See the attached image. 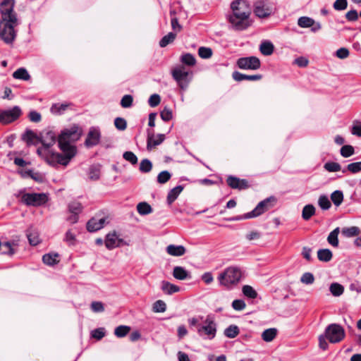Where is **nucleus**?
<instances>
[{"instance_id": "1", "label": "nucleus", "mask_w": 361, "mask_h": 361, "mask_svg": "<svg viewBox=\"0 0 361 361\" xmlns=\"http://www.w3.org/2000/svg\"><path fill=\"white\" fill-rule=\"evenodd\" d=\"M82 134V129L78 124H73L69 128H66L61 132L58 137V143L63 155H56L61 158L63 166H67L71 159L76 154V147L71 145L80 140Z\"/></svg>"}, {"instance_id": "2", "label": "nucleus", "mask_w": 361, "mask_h": 361, "mask_svg": "<svg viewBox=\"0 0 361 361\" xmlns=\"http://www.w3.org/2000/svg\"><path fill=\"white\" fill-rule=\"evenodd\" d=\"M56 140V136L52 130H45L40 133V142L42 144V147L37 150V154L41 156L49 165L56 166L58 164L62 165L61 158L56 155H63V154L53 152L50 147L53 146Z\"/></svg>"}, {"instance_id": "3", "label": "nucleus", "mask_w": 361, "mask_h": 361, "mask_svg": "<svg viewBox=\"0 0 361 361\" xmlns=\"http://www.w3.org/2000/svg\"><path fill=\"white\" fill-rule=\"evenodd\" d=\"M232 13L228 19L234 29L243 30L248 26V3L244 0H235L231 4Z\"/></svg>"}, {"instance_id": "4", "label": "nucleus", "mask_w": 361, "mask_h": 361, "mask_svg": "<svg viewBox=\"0 0 361 361\" xmlns=\"http://www.w3.org/2000/svg\"><path fill=\"white\" fill-rule=\"evenodd\" d=\"M23 204L27 207H39L43 206L49 201V195L47 193L26 192L25 190H20L16 195Z\"/></svg>"}, {"instance_id": "5", "label": "nucleus", "mask_w": 361, "mask_h": 361, "mask_svg": "<svg viewBox=\"0 0 361 361\" xmlns=\"http://www.w3.org/2000/svg\"><path fill=\"white\" fill-rule=\"evenodd\" d=\"M241 276V271L239 269L231 267L220 274L218 279L221 285L230 288L239 282Z\"/></svg>"}, {"instance_id": "6", "label": "nucleus", "mask_w": 361, "mask_h": 361, "mask_svg": "<svg viewBox=\"0 0 361 361\" xmlns=\"http://www.w3.org/2000/svg\"><path fill=\"white\" fill-rule=\"evenodd\" d=\"M18 25V20H0V38L6 44H11L16 38L15 27Z\"/></svg>"}, {"instance_id": "7", "label": "nucleus", "mask_w": 361, "mask_h": 361, "mask_svg": "<svg viewBox=\"0 0 361 361\" xmlns=\"http://www.w3.org/2000/svg\"><path fill=\"white\" fill-rule=\"evenodd\" d=\"M325 337L331 343H337L342 341L345 336L344 329L338 324H331L326 326Z\"/></svg>"}, {"instance_id": "8", "label": "nucleus", "mask_w": 361, "mask_h": 361, "mask_svg": "<svg viewBox=\"0 0 361 361\" xmlns=\"http://www.w3.org/2000/svg\"><path fill=\"white\" fill-rule=\"evenodd\" d=\"M276 202L277 199L274 196H271L261 201L252 211L250 212V219L257 217L264 214L273 208Z\"/></svg>"}, {"instance_id": "9", "label": "nucleus", "mask_w": 361, "mask_h": 361, "mask_svg": "<svg viewBox=\"0 0 361 361\" xmlns=\"http://www.w3.org/2000/svg\"><path fill=\"white\" fill-rule=\"evenodd\" d=\"M15 1L14 0H4L0 4V13L1 20H18L16 13H15L14 8Z\"/></svg>"}, {"instance_id": "10", "label": "nucleus", "mask_w": 361, "mask_h": 361, "mask_svg": "<svg viewBox=\"0 0 361 361\" xmlns=\"http://www.w3.org/2000/svg\"><path fill=\"white\" fill-rule=\"evenodd\" d=\"M21 115V109L18 106L11 109L0 111V123L4 125L9 124L18 120Z\"/></svg>"}, {"instance_id": "11", "label": "nucleus", "mask_w": 361, "mask_h": 361, "mask_svg": "<svg viewBox=\"0 0 361 361\" xmlns=\"http://www.w3.org/2000/svg\"><path fill=\"white\" fill-rule=\"evenodd\" d=\"M172 77L176 81L180 89H185L189 84V73L183 66L174 68L172 72Z\"/></svg>"}, {"instance_id": "12", "label": "nucleus", "mask_w": 361, "mask_h": 361, "mask_svg": "<svg viewBox=\"0 0 361 361\" xmlns=\"http://www.w3.org/2000/svg\"><path fill=\"white\" fill-rule=\"evenodd\" d=\"M253 12L256 16L260 18L269 17L272 13V8L269 3L264 0H259L254 4Z\"/></svg>"}, {"instance_id": "13", "label": "nucleus", "mask_w": 361, "mask_h": 361, "mask_svg": "<svg viewBox=\"0 0 361 361\" xmlns=\"http://www.w3.org/2000/svg\"><path fill=\"white\" fill-rule=\"evenodd\" d=\"M204 323L205 325L200 326L197 329L199 335L202 336L204 334L209 339L214 338L216 333L215 322L209 318H207Z\"/></svg>"}, {"instance_id": "14", "label": "nucleus", "mask_w": 361, "mask_h": 361, "mask_svg": "<svg viewBox=\"0 0 361 361\" xmlns=\"http://www.w3.org/2000/svg\"><path fill=\"white\" fill-rule=\"evenodd\" d=\"M100 137V131L95 128H91L85 139V144L87 147L95 146L99 144Z\"/></svg>"}, {"instance_id": "15", "label": "nucleus", "mask_w": 361, "mask_h": 361, "mask_svg": "<svg viewBox=\"0 0 361 361\" xmlns=\"http://www.w3.org/2000/svg\"><path fill=\"white\" fill-rule=\"evenodd\" d=\"M227 185L233 189L244 190L248 187V182L245 179H240L233 176H228Z\"/></svg>"}, {"instance_id": "16", "label": "nucleus", "mask_w": 361, "mask_h": 361, "mask_svg": "<svg viewBox=\"0 0 361 361\" xmlns=\"http://www.w3.org/2000/svg\"><path fill=\"white\" fill-rule=\"evenodd\" d=\"M164 140V134H157L155 135L152 131L148 130L147 147L148 149H151L152 147H155L156 146L162 143Z\"/></svg>"}, {"instance_id": "17", "label": "nucleus", "mask_w": 361, "mask_h": 361, "mask_svg": "<svg viewBox=\"0 0 361 361\" xmlns=\"http://www.w3.org/2000/svg\"><path fill=\"white\" fill-rule=\"evenodd\" d=\"M73 104L71 102L55 103L50 108V111L54 115H62L68 109H72Z\"/></svg>"}, {"instance_id": "18", "label": "nucleus", "mask_w": 361, "mask_h": 361, "mask_svg": "<svg viewBox=\"0 0 361 361\" xmlns=\"http://www.w3.org/2000/svg\"><path fill=\"white\" fill-rule=\"evenodd\" d=\"M123 240L117 237L115 233H109L106 236L105 246L109 250H112L115 247H119L123 243Z\"/></svg>"}, {"instance_id": "19", "label": "nucleus", "mask_w": 361, "mask_h": 361, "mask_svg": "<svg viewBox=\"0 0 361 361\" xmlns=\"http://www.w3.org/2000/svg\"><path fill=\"white\" fill-rule=\"evenodd\" d=\"M106 219H97L94 217L90 219L87 223V229L90 232H95L102 228L104 226Z\"/></svg>"}, {"instance_id": "20", "label": "nucleus", "mask_w": 361, "mask_h": 361, "mask_svg": "<svg viewBox=\"0 0 361 361\" xmlns=\"http://www.w3.org/2000/svg\"><path fill=\"white\" fill-rule=\"evenodd\" d=\"M166 250L169 255L174 257L183 256L186 252V249L183 245H169Z\"/></svg>"}, {"instance_id": "21", "label": "nucleus", "mask_w": 361, "mask_h": 361, "mask_svg": "<svg viewBox=\"0 0 361 361\" xmlns=\"http://www.w3.org/2000/svg\"><path fill=\"white\" fill-rule=\"evenodd\" d=\"M173 276L178 280L190 279V273L182 267H175L173 270Z\"/></svg>"}, {"instance_id": "22", "label": "nucleus", "mask_w": 361, "mask_h": 361, "mask_svg": "<svg viewBox=\"0 0 361 361\" xmlns=\"http://www.w3.org/2000/svg\"><path fill=\"white\" fill-rule=\"evenodd\" d=\"M43 262L49 266H54L59 262V255L57 253H48L42 257Z\"/></svg>"}, {"instance_id": "23", "label": "nucleus", "mask_w": 361, "mask_h": 361, "mask_svg": "<svg viewBox=\"0 0 361 361\" xmlns=\"http://www.w3.org/2000/svg\"><path fill=\"white\" fill-rule=\"evenodd\" d=\"M183 187L182 185H177L176 187L171 189L167 195V202L169 204H171L178 197L180 192L183 191Z\"/></svg>"}, {"instance_id": "24", "label": "nucleus", "mask_w": 361, "mask_h": 361, "mask_svg": "<svg viewBox=\"0 0 361 361\" xmlns=\"http://www.w3.org/2000/svg\"><path fill=\"white\" fill-rule=\"evenodd\" d=\"M259 51L264 56H270L274 51V46L269 41H264L259 46Z\"/></svg>"}, {"instance_id": "25", "label": "nucleus", "mask_w": 361, "mask_h": 361, "mask_svg": "<svg viewBox=\"0 0 361 361\" xmlns=\"http://www.w3.org/2000/svg\"><path fill=\"white\" fill-rule=\"evenodd\" d=\"M161 290L168 295H171L180 290L179 286L172 284L169 281H163L161 283Z\"/></svg>"}, {"instance_id": "26", "label": "nucleus", "mask_w": 361, "mask_h": 361, "mask_svg": "<svg viewBox=\"0 0 361 361\" xmlns=\"http://www.w3.org/2000/svg\"><path fill=\"white\" fill-rule=\"evenodd\" d=\"M317 257L321 262H328L331 260L333 254L329 249H320L317 251Z\"/></svg>"}, {"instance_id": "27", "label": "nucleus", "mask_w": 361, "mask_h": 361, "mask_svg": "<svg viewBox=\"0 0 361 361\" xmlns=\"http://www.w3.org/2000/svg\"><path fill=\"white\" fill-rule=\"evenodd\" d=\"M277 333L278 331L275 328L267 329L262 332V338L266 342H271L276 338Z\"/></svg>"}, {"instance_id": "28", "label": "nucleus", "mask_w": 361, "mask_h": 361, "mask_svg": "<svg viewBox=\"0 0 361 361\" xmlns=\"http://www.w3.org/2000/svg\"><path fill=\"white\" fill-rule=\"evenodd\" d=\"M13 77L15 79L23 80H29L30 79V75L27 71V70L24 68H20L17 69L13 73Z\"/></svg>"}, {"instance_id": "29", "label": "nucleus", "mask_w": 361, "mask_h": 361, "mask_svg": "<svg viewBox=\"0 0 361 361\" xmlns=\"http://www.w3.org/2000/svg\"><path fill=\"white\" fill-rule=\"evenodd\" d=\"M131 330L130 326L120 325L114 329V335L117 338H123L127 336Z\"/></svg>"}, {"instance_id": "30", "label": "nucleus", "mask_w": 361, "mask_h": 361, "mask_svg": "<svg viewBox=\"0 0 361 361\" xmlns=\"http://www.w3.org/2000/svg\"><path fill=\"white\" fill-rule=\"evenodd\" d=\"M170 16L171 17V27H172L173 30L175 32L174 33L180 32L182 30L183 27L178 23V20L176 17V11L174 10L171 11Z\"/></svg>"}, {"instance_id": "31", "label": "nucleus", "mask_w": 361, "mask_h": 361, "mask_svg": "<svg viewBox=\"0 0 361 361\" xmlns=\"http://www.w3.org/2000/svg\"><path fill=\"white\" fill-rule=\"evenodd\" d=\"M315 214V208L312 204L305 205L302 212V217L304 220H309Z\"/></svg>"}, {"instance_id": "32", "label": "nucleus", "mask_w": 361, "mask_h": 361, "mask_svg": "<svg viewBox=\"0 0 361 361\" xmlns=\"http://www.w3.org/2000/svg\"><path fill=\"white\" fill-rule=\"evenodd\" d=\"M339 228L337 227L334 230H333L329 235L327 238L328 243L334 247L338 246V235L339 233Z\"/></svg>"}, {"instance_id": "33", "label": "nucleus", "mask_w": 361, "mask_h": 361, "mask_svg": "<svg viewBox=\"0 0 361 361\" xmlns=\"http://www.w3.org/2000/svg\"><path fill=\"white\" fill-rule=\"evenodd\" d=\"M360 230L357 226L343 228L342 229V234L348 238L357 236L360 235Z\"/></svg>"}, {"instance_id": "34", "label": "nucleus", "mask_w": 361, "mask_h": 361, "mask_svg": "<svg viewBox=\"0 0 361 361\" xmlns=\"http://www.w3.org/2000/svg\"><path fill=\"white\" fill-rule=\"evenodd\" d=\"M176 37V33L169 32L166 35L164 36L159 41V46L161 47H166L170 43H172Z\"/></svg>"}, {"instance_id": "35", "label": "nucleus", "mask_w": 361, "mask_h": 361, "mask_svg": "<svg viewBox=\"0 0 361 361\" xmlns=\"http://www.w3.org/2000/svg\"><path fill=\"white\" fill-rule=\"evenodd\" d=\"M137 210L140 215H147L152 213V208L148 203L142 202L137 205Z\"/></svg>"}, {"instance_id": "36", "label": "nucleus", "mask_w": 361, "mask_h": 361, "mask_svg": "<svg viewBox=\"0 0 361 361\" xmlns=\"http://www.w3.org/2000/svg\"><path fill=\"white\" fill-rule=\"evenodd\" d=\"M329 290L334 296L341 295L344 292V287L338 283H333L330 285Z\"/></svg>"}, {"instance_id": "37", "label": "nucleus", "mask_w": 361, "mask_h": 361, "mask_svg": "<svg viewBox=\"0 0 361 361\" xmlns=\"http://www.w3.org/2000/svg\"><path fill=\"white\" fill-rule=\"evenodd\" d=\"M17 245L15 243L6 242L1 244V247L2 249V252L4 254H7L8 255H12L15 253L16 250L14 248Z\"/></svg>"}, {"instance_id": "38", "label": "nucleus", "mask_w": 361, "mask_h": 361, "mask_svg": "<svg viewBox=\"0 0 361 361\" xmlns=\"http://www.w3.org/2000/svg\"><path fill=\"white\" fill-rule=\"evenodd\" d=\"M331 200L336 206H339L343 201V194L341 190H336L331 195Z\"/></svg>"}, {"instance_id": "39", "label": "nucleus", "mask_w": 361, "mask_h": 361, "mask_svg": "<svg viewBox=\"0 0 361 361\" xmlns=\"http://www.w3.org/2000/svg\"><path fill=\"white\" fill-rule=\"evenodd\" d=\"M27 239L29 240V243L31 245L35 246L37 245L41 240L39 238V234L37 231H29L27 233Z\"/></svg>"}, {"instance_id": "40", "label": "nucleus", "mask_w": 361, "mask_h": 361, "mask_svg": "<svg viewBox=\"0 0 361 361\" xmlns=\"http://www.w3.org/2000/svg\"><path fill=\"white\" fill-rule=\"evenodd\" d=\"M68 210L71 214L78 215L82 211V206L78 202H73L69 204Z\"/></svg>"}, {"instance_id": "41", "label": "nucleus", "mask_w": 361, "mask_h": 361, "mask_svg": "<svg viewBox=\"0 0 361 361\" xmlns=\"http://www.w3.org/2000/svg\"><path fill=\"white\" fill-rule=\"evenodd\" d=\"M239 334L238 328L235 325H231L224 331V335L230 338H233Z\"/></svg>"}, {"instance_id": "42", "label": "nucleus", "mask_w": 361, "mask_h": 361, "mask_svg": "<svg viewBox=\"0 0 361 361\" xmlns=\"http://www.w3.org/2000/svg\"><path fill=\"white\" fill-rule=\"evenodd\" d=\"M314 20L306 16L300 17L298 20V25L301 27H310L314 25Z\"/></svg>"}, {"instance_id": "43", "label": "nucleus", "mask_w": 361, "mask_h": 361, "mask_svg": "<svg viewBox=\"0 0 361 361\" xmlns=\"http://www.w3.org/2000/svg\"><path fill=\"white\" fill-rule=\"evenodd\" d=\"M324 168L329 172H337L341 169V165L337 162L329 161L324 165Z\"/></svg>"}, {"instance_id": "44", "label": "nucleus", "mask_w": 361, "mask_h": 361, "mask_svg": "<svg viewBox=\"0 0 361 361\" xmlns=\"http://www.w3.org/2000/svg\"><path fill=\"white\" fill-rule=\"evenodd\" d=\"M318 204L324 210H327L331 207V203L326 195H321L319 197Z\"/></svg>"}, {"instance_id": "45", "label": "nucleus", "mask_w": 361, "mask_h": 361, "mask_svg": "<svg viewBox=\"0 0 361 361\" xmlns=\"http://www.w3.org/2000/svg\"><path fill=\"white\" fill-rule=\"evenodd\" d=\"M152 169V162L147 159H145L141 161L140 164V171L142 173H148Z\"/></svg>"}, {"instance_id": "46", "label": "nucleus", "mask_w": 361, "mask_h": 361, "mask_svg": "<svg viewBox=\"0 0 361 361\" xmlns=\"http://www.w3.org/2000/svg\"><path fill=\"white\" fill-rule=\"evenodd\" d=\"M355 153L354 147L352 145H343L341 149V154L343 157H350Z\"/></svg>"}, {"instance_id": "47", "label": "nucleus", "mask_w": 361, "mask_h": 361, "mask_svg": "<svg viewBox=\"0 0 361 361\" xmlns=\"http://www.w3.org/2000/svg\"><path fill=\"white\" fill-rule=\"evenodd\" d=\"M198 54L202 59H209L212 56V50L209 47H201L198 49Z\"/></svg>"}, {"instance_id": "48", "label": "nucleus", "mask_w": 361, "mask_h": 361, "mask_svg": "<svg viewBox=\"0 0 361 361\" xmlns=\"http://www.w3.org/2000/svg\"><path fill=\"white\" fill-rule=\"evenodd\" d=\"M89 178L92 180H97L100 177V170L99 168L92 166L89 169Z\"/></svg>"}, {"instance_id": "49", "label": "nucleus", "mask_w": 361, "mask_h": 361, "mask_svg": "<svg viewBox=\"0 0 361 361\" xmlns=\"http://www.w3.org/2000/svg\"><path fill=\"white\" fill-rule=\"evenodd\" d=\"M171 177V173L167 171L160 172L157 176V182L160 184H164L168 182Z\"/></svg>"}, {"instance_id": "50", "label": "nucleus", "mask_w": 361, "mask_h": 361, "mask_svg": "<svg viewBox=\"0 0 361 361\" xmlns=\"http://www.w3.org/2000/svg\"><path fill=\"white\" fill-rule=\"evenodd\" d=\"M347 170L353 173H356L361 171V161L358 162H353L351 164H349L347 166ZM346 169H343V172L345 173Z\"/></svg>"}, {"instance_id": "51", "label": "nucleus", "mask_w": 361, "mask_h": 361, "mask_svg": "<svg viewBox=\"0 0 361 361\" xmlns=\"http://www.w3.org/2000/svg\"><path fill=\"white\" fill-rule=\"evenodd\" d=\"M181 62L188 66H194L195 64V59L191 54H185L181 56Z\"/></svg>"}, {"instance_id": "52", "label": "nucleus", "mask_w": 361, "mask_h": 361, "mask_svg": "<svg viewBox=\"0 0 361 361\" xmlns=\"http://www.w3.org/2000/svg\"><path fill=\"white\" fill-rule=\"evenodd\" d=\"M166 309V303L161 300H157L153 304V311L154 312H164Z\"/></svg>"}, {"instance_id": "53", "label": "nucleus", "mask_w": 361, "mask_h": 361, "mask_svg": "<svg viewBox=\"0 0 361 361\" xmlns=\"http://www.w3.org/2000/svg\"><path fill=\"white\" fill-rule=\"evenodd\" d=\"M161 119L164 121H169L173 118L172 110L170 108L164 107L160 113Z\"/></svg>"}, {"instance_id": "54", "label": "nucleus", "mask_w": 361, "mask_h": 361, "mask_svg": "<svg viewBox=\"0 0 361 361\" xmlns=\"http://www.w3.org/2000/svg\"><path fill=\"white\" fill-rule=\"evenodd\" d=\"M133 97L130 94L124 95L121 100V106L123 108H129L133 105Z\"/></svg>"}, {"instance_id": "55", "label": "nucleus", "mask_w": 361, "mask_h": 361, "mask_svg": "<svg viewBox=\"0 0 361 361\" xmlns=\"http://www.w3.org/2000/svg\"><path fill=\"white\" fill-rule=\"evenodd\" d=\"M114 126L118 130H124L127 128V122L123 118L117 117L114 120Z\"/></svg>"}, {"instance_id": "56", "label": "nucleus", "mask_w": 361, "mask_h": 361, "mask_svg": "<svg viewBox=\"0 0 361 361\" xmlns=\"http://www.w3.org/2000/svg\"><path fill=\"white\" fill-rule=\"evenodd\" d=\"M300 281L304 284H312L314 281V276L310 272H305L302 275Z\"/></svg>"}, {"instance_id": "57", "label": "nucleus", "mask_w": 361, "mask_h": 361, "mask_svg": "<svg viewBox=\"0 0 361 361\" xmlns=\"http://www.w3.org/2000/svg\"><path fill=\"white\" fill-rule=\"evenodd\" d=\"M105 330L104 328H97L91 331V336L97 341L101 340L105 336Z\"/></svg>"}, {"instance_id": "58", "label": "nucleus", "mask_w": 361, "mask_h": 361, "mask_svg": "<svg viewBox=\"0 0 361 361\" xmlns=\"http://www.w3.org/2000/svg\"><path fill=\"white\" fill-rule=\"evenodd\" d=\"M123 157L126 161H129L130 164L135 165L137 163V158L136 155L130 151L126 152L123 154Z\"/></svg>"}, {"instance_id": "59", "label": "nucleus", "mask_w": 361, "mask_h": 361, "mask_svg": "<svg viewBox=\"0 0 361 361\" xmlns=\"http://www.w3.org/2000/svg\"><path fill=\"white\" fill-rule=\"evenodd\" d=\"M334 8L336 11L345 10L348 6L347 0H336L334 3Z\"/></svg>"}, {"instance_id": "60", "label": "nucleus", "mask_w": 361, "mask_h": 361, "mask_svg": "<svg viewBox=\"0 0 361 361\" xmlns=\"http://www.w3.org/2000/svg\"><path fill=\"white\" fill-rule=\"evenodd\" d=\"M160 102V96L157 94H154L150 96L148 100V104L151 107H155L159 104Z\"/></svg>"}, {"instance_id": "61", "label": "nucleus", "mask_w": 361, "mask_h": 361, "mask_svg": "<svg viewBox=\"0 0 361 361\" xmlns=\"http://www.w3.org/2000/svg\"><path fill=\"white\" fill-rule=\"evenodd\" d=\"M260 61L255 56H250V69L257 70L260 67Z\"/></svg>"}, {"instance_id": "62", "label": "nucleus", "mask_w": 361, "mask_h": 361, "mask_svg": "<svg viewBox=\"0 0 361 361\" xmlns=\"http://www.w3.org/2000/svg\"><path fill=\"white\" fill-rule=\"evenodd\" d=\"M91 309L94 312H102L104 310L103 303L97 301H94L91 303Z\"/></svg>"}, {"instance_id": "63", "label": "nucleus", "mask_w": 361, "mask_h": 361, "mask_svg": "<svg viewBox=\"0 0 361 361\" xmlns=\"http://www.w3.org/2000/svg\"><path fill=\"white\" fill-rule=\"evenodd\" d=\"M64 240L70 245H74L75 241V234L68 230L65 235Z\"/></svg>"}, {"instance_id": "64", "label": "nucleus", "mask_w": 361, "mask_h": 361, "mask_svg": "<svg viewBox=\"0 0 361 361\" xmlns=\"http://www.w3.org/2000/svg\"><path fill=\"white\" fill-rule=\"evenodd\" d=\"M29 119L35 123H38L42 119V116L39 113L36 111H31L28 115Z\"/></svg>"}]
</instances>
